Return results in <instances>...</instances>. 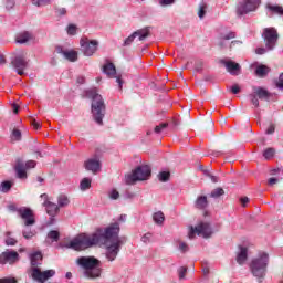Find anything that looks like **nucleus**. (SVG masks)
<instances>
[{"instance_id":"7ed1b4c3","label":"nucleus","mask_w":283,"mask_h":283,"mask_svg":"<svg viewBox=\"0 0 283 283\" xmlns=\"http://www.w3.org/2000/svg\"><path fill=\"white\" fill-rule=\"evenodd\" d=\"M88 98H92V115L97 125H103V118H105V102L103 96L98 94V90L92 88L86 92Z\"/></svg>"},{"instance_id":"ddd939ff","label":"nucleus","mask_w":283,"mask_h":283,"mask_svg":"<svg viewBox=\"0 0 283 283\" xmlns=\"http://www.w3.org/2000/svg\"><path fill=\"white\" fill-rule=\"evenodd\" d=\"M18 216H20L23 219L24 227H32L33 224H36V219L34 218V212L30 208H19Z\"/></svg>"},{"instance_id":"0e129e2a","label":"nucleus","mask_w":283,"mask_h":283,"mask_svg":"<svg viewBox=\"0 0 283 283\" xmlns=\"http://www.w3.org/2000/svg\"><path fill=\"white\" fill-rule=\"evenodd\" d=\"M116 83H118L119 90H123V80L120 78V76L116 77Z\"/></svg>"},{"instance_id":"13d9d810","label":"nucleus","mask_w":283,"mask_h":283,"mask_svg":"<svg viewBox=\"0 0 283 283\" xmlns=\"http://www.w3.org/2000/svg\"><path fill=\"white\" fill-rule=\"evenodd\" d=\"M240 202H241L242 207H247V205H249V198L248 197H242L240 199Z\"/></svg>"},{"instance_id":"4d7b16f0","label":"nucleus","mask_w":283,"mask_h":283,"mask_svg":"<svg viewBox=\"0 0 283 283\" xmlns=\"http://www.w3.org/2000/svg\"><path fill=\"white\" fill-rule=\"evenodd\" d=\"M0 283H17V279H2Z\"/></svg>"},{"instance_id":"a18cd8bd","label":"nucleus","mask_w":283,"mask_h":283,"mask_svg":"<svg viewBox=\"0 0 283 283\" xmlns=\"http://www.w3.org/2000/svg\"><path fill=\"white\" fill-rule=\"evenodd\" d=\"M167 129V123H161L155 127V134H163V130Z\"/></svg>"},{"instance_id":"473e14b6","label":"nucleus","mask_w":283,"mask_h":283,"mask_svg":"<svg viewBox=\"0 0 283 283\" xmlns=\"http://www.w3.org/2000/svg\"><path fill=\"white\" fill-rule=\"evenodd\" d=\"M160 182H169V178H171V174L169 171H161L158 175Z\"/></svg>"},{"instance_id":"09e8293b","label":"nucleus","mask_w":283,"mask_h":283,"mask_svg":"<svg viewBox=\"0 0 283 283\" xmlns=\"http://www.w3.org/2000/svg\"><path fill=\"white\" fill-rule=\"evenodd\" d=\"M4 6L7 10H12L14 8V0H6Z\"/></svg>"},{"instance_id":"79ce46f5","label":"nucleus","mask_w":283,"mask_h":283,"mask_svg":"<svg viewBox=\"0 0 283 283\" xmlns=\"http://www.w3.org/2000/svg\"><path fill=\"white\" fill-rule=\"evenodd\" d=\"M249 98L252 105H254V107H260V99H258V96L255 95V93L250 94Z\"/></svg>"},{"instance_id":"c03bdc74","label":"nucleus","mask_w":283,"mask_h":283,"mask_svg":"<svg viewBox=\"0 0 283 283\" xmlns=\"http://www.w3.org/2000/svg\"><path fill=\"white\" fill-rule=\"evenodd\" d=\"M108 196H109L111 200H118V198H120V193L116 189L111 190Z\"/></svg>"},{"instance_id":"a878e982","label":"nucleus","mask_w":283,"mask_h":283,"mask_svg":"<svg viewBox=\"0 0 283 283\" xmlns=\"http://www.w3.org/2000/svg\"><path fill=\"white\" fill-rule=\"evenodd\" d=\"M41 260H43V254H41V252H35V253L31 254L32 269H36V266H39V262H41Z\"/></svg>"},{"instance_id":"052dcab7","label":"nucleus","mask_w":283,"mask_h":283,"mask_svg":"<svg viewBox=\"0 0 283 283\" xmlns=\"http://www.w3.org/2000/svg\"><path fill=\"white\" fill-rule=\"evenodd\" d=\"M268 185L273 186V185H277V178L272 177L268 180Z\"/></svg>"},{"instance_id":"5701e85b","label":"nucleus","mask_w":283,"mask_h":283,"mask_svg":"<svg viewBox=\"0 0 283 283\" xmlns=\"http://www.w3.org/2000/svg\"><path fill=\"white\" fill-rule=\"evenodd\" d=\"M103 72H105L109 76V78H113V76H116V66L114 65V63H107L106 65H104Z\"/></svg>"},{"instance_id":"20e7f679","label":"nucleus","mask_w":283,"mask_h":283,"mask_svg":"<svg viewBox=\"0 0 283 283\" xmlns=\"http://www.w3.org/2000/svg\"><path fill=\"white\" fill-rule=\"evenodd\" d=\"M266 266H269V254L262 252L259 256L252 260L250 271L254 277L262 280V277L266 275Z\"/></svg>"},{"instance_id":"37998d69","label":"nucleus","mask_w":283,"mask_h":283,"mask_svg":"<svg viewBox=\"0 0 283 283\" xmlns=\"http://www.w3.org/2000/svg\"><path fill=\"white\" fill-rule=\"evenodd\" d=\"M11 139L15 140V142L21 140V130L17 129V128L13 129L12 134H11Z\"/></svg>"},{"instance_id":"de8ad7c7","label":"nucleus","mask_w":283,"mask_h":283,"mask_svg":"<svg viewBox=\"0 0 283 283\" xmlns=\"http://www.w3.org/2000/svg\"><path fill=\"white\" fill-rule=\"evenodd\" d=\"M179 250H180L182 253H187V251H189V245H187V243L180 241V242H179Z\"/></svg>"},{"instance_id":"f03ea898","label":"nucleus","mask_w":283,"mask_h":283,"mask_svg":"<svg viewBox=\"0 0 283 283\" xmlns=\"http://www.w3.org/2000/svg\"><path fill=\"white\" fill-rule=\"evenodd\" d=\"M76 264L83 270L84 276L88 280H96L103 273L101 262L94 256H80Z\"/></svg>"},{"instance_id":"cd10ccee","label":"nucleus","mask_w":283,"mask_h":283,"mask_svg":"<svg viewBox=\"0 0 283 283\" xmlns=\"http://www.w3.org/2000/svg\"><path fill=\"white\" fill-rule=\"evenodd\" d=\"M153 220L155 224H163V222H165V213H163V211L155 212L153 214Z\"/></svg>"},{"instance_id":"9d476101","label":"nucleus","mask_w":283,"mask_h":283,"mask_svg":"<svg viewBox=\"0 0 283 283\" xmlns=\"http://www.w3.org/2000/svg\"><path fill=\"white\" fill-rule=\"evenodd\" d=\"M35 167H36V161L34 160H29L27 163H23V160L17 159L14 169L18 178H20L21 180H25V178H28L27 169H34Z\"/></svg>"},{"instance_id":"f704fd0d","label":"nucleus","mask_w":283,"mask_h":283,"mask_svg":"<svg viewBox=\"0 0 283 283\" xmlns=\"http://www.w3.org/2000/svg\"><path fill=\"white\" fill-rule=\"evenodd\" d=\"M275 156V149L274 148H268L263 151V157L265 160H271Z\"/></svg>"},{"instance_id":"7c9ffc66","label":"nucleus","mask_w":283,"mask_h":283,"mask_svg":"<svg viewBox=\"0 0 283 283\" xmlns=\"http://www.w3.org/2000/svg\"><path fill=\"white\" fill-rule=\"evenodd\" d=\"M57 205L59 207H67V205H70V199L65 195H60L57 197Z\"/></svg>"},{"instance_id":"2eb2a0df","label":"nucleus","mask_w":283,"mask_h":283,"mask_svg":"<svg viewBox=\"0 0 283 283\" xmlns=\"http://www.w3.org/2000/svg\"><path fill=\"white\" fill-rule=\"evenodd\" d=\"M19 262V252L6 251L0 254V264H14Z\"/></svg>"},{"instance_id":"bb28decb","label":"nucleus","mask_w":283,"mask_h":283,"mask_svg":"<svg viewBox=\"0 0 283 283\" xmlns=\"http://www.w3.org/2000/svg\"><path fill=\"white\" fill-rule=\"evenodd\" d=\"M269 72H271V69H269V66H266V65H260L255 70L256 76H260V77L266 76V74H269Z\"/></svg>"},{"instance_id":"a19ab883","label":"nucleus","mask_w":283,"mask_h":283,"mask_svg":"<svg viewBox=\"0 0 283 283\" xmlns=\"http://www.w3.org/2000/svg\"><path fill=\"white\" fill-rule=\"evenodd\" d=\"M76 30H78V29L76 28L75 24H69V25H67V29H66V32H67V34H69L70 36H75Z\"/></svg>"},{"instance_id":"4c0bfd02","label":"nucleus","mask_w":283,"mask_h":283,"mask_svg":"<svg viewBox=\"0 0 283 283\" xmlns=\"http://www.w3.org/2000/svg\"><path fill=\"white\" fill-rule=\"evenodd\" d=\"M220 196H224V189L222 188H216L210 193L211 198H220Z\"/></svg>"},{"instance_id":"c9c22d12","label":"nucleus","mask_w":283,"mask_h":283,"mask_svg":"<svg viewBox=\"0 0 283 283\" xmlns=\"http://www.w3.org/2000/svg\"><path fill=\"white\" fill-rule=\"evenodd\" d=\"M10 189H12V182L10 181H3L0 185V191H2V193H8Z\"/></svg>"},{"instance_id":"412c9836","label":"nucleus","mask_w":283,"mask_h":283,"mask_svg":"<svg viewBox=\"0 0 283 283\" xmlns=\"http://www.w3.org/2000/svg\"><path fill=\"white\" fill-rule=\"evenodd\" d=\"M247 258H249V249L240 245L239 251L237 252L238 264H244L247 262Z\"/></svg>"},{"instance_id":"72a5a7b5","label":"nucleus","mask_w":283,"mask_h":283,"mask_svg":"<svg viewBox=\"0 0 283 283\" xmlns=\"http://www.w3.org/2000/svg\"><path fill=\"white\" fill-rule=\"evenodd\" d=\"M207 4L205 2H201L199 4V11H198V17L199 19H205V15L207 14Z\"/></svg>"},{"instance_id":"9b49d317","label":"nucleus","mask_w":283,"mask_h":283,"mask_svg":"<svg viewBox=\"0 0 283 283\" xmlns=\"http://www.w3.org/2000/svg\"><path fill=\"white\" fill-rule=\"evenodd\" d=\"M30 273H31V277L35 282H41V283L48 282L50 277H54V275H56V271L54 270H46L41 272V269L39 268H31Z\"/></svg>"},{"instance_id":"4468645a","label":"nucleus","mask_w":283,"mask_h":283,"mask_svg":"<svg viewBox=\"0 0 283 283\" xmlns=\"http://www.w3.org/2000/svg\"><path fill=\"white\" fill-rule=\"evenodd\" d=\"M11 66L13 67V70H15L17 74H19V76H23L25 75V70H28V60H25V57L19 55L15 56L12 61H11Z\"/></svg>"},{"instance_id":"8fccbe9b","label":"nucleus","mask_w":283,"mask_h":283,"mask_svg":"<svg viewBox=\"0 0 283 283\" xmlns=\"http://www.w3.org/2000/svg\"><path fill=\"white\" fill-rule=\"evenodd\" d=\"M142 242L147 244V242H151V233H146L142 237Z\"/></svg>"},{"instance_id":"c756f323","label":"nucleus","mask_w":283,"mask_h":283,"mask_svg":"<svg viewBox=\"0 0 283 283\" xmlns=\"http://www.w3.org/2000/svg\"><path fill=\"white\" fill-rule=\"evenodd\" d=\"M92 187V179L91 178H83L80 184L81 191H87Z\"/></svg>"},{"instance_id":"393cba45","label":"nucleus","mask_w":283,"mask_h":283,"mask_svg":"<svg viewBox=\"0 0 283 283\" xmlns=\"http://www.w3.org/2000/svg\"><path fill=\"white\" fill-rule=\"evenodd\" d=\"M32 34L30 32L19 33L15 38L17 43H28L31 41Z\"/></svg>"},{"instance_id":"3c124183","label":"nucleus","mask_w":283,"mask_h":283,"mask_svg":"<svg viewBox=\"0 0 283 283\" xmlns=\"http://www.w3.org/2000/svg\"><path fill=\"white\" fill-rule=\"evenodd\" d=\"M176 2V0H159V6H171Z\"/></svg>"},{"instance_id":"69168bd1","label":"nucleus","mask_w":283,"mask_h":283,"mask_svg":"<svg viewBox=\"0 0 283 283\" xmlns=\"http://www.w3.org/2000/svg\"><path fill=\"white\" fill-rule=\"evenodd\" d=\"M275 132V126L271 125L268 129H266V134H273Z\"/></svg>"},{"instance_id":"bf43d9fd","label":"nucleus","mask_w":283,"mask_h":283,"mask_svg":"<svg viewBox=\"0 0 283 283\" xmlns=\"http://www.w3.org/2000/svg\"><path fill=\"white\" fill-rule=\"evenodd\" d=\"M57 14H60V17H64V14H67V10H65V8H60L56 10Z\"/></svg>"},{"instance_id":"f257e3e1","label":"nucleus","mask_w":283,"mask_h":283,"mask_svg":"<svg viewBox=\"0 0 283 283\" xmlns=\"http://www.w3.org/2000/svg\"><path fill=\"white\" fill-rule=\"evenodd\" d=\"M118 233H120V226L118 223H112L105 230H97L96 233L78 234L71 240L66 247L74 251H85V249H90V247L96 244H106V259L108 262H114L120 251V247H123L127 240L125 237H118Z\"/></svg>"},{"instance_id":"603ef678","label":"nucleus","mask_w":283,"mask_h":283,"mask_svg":"<svg viewBox=\"0 0 283 283\" xmlns=\"http://www.w3.org/2000/svg\"><path fill=\"white\" fill-rule=\"evenodd\" d=\"M240 45H242V41L234 40L230 43V50H233V48H239Z\"/></svg>"},{"instance_id":"6e6552de","label":"nucleus","mask_w":283,"mask_h":283,"mask_svg":"<svg viewBox=\"0 0 283 283\" xmlns=\"http://www.w3.org/2000/svg\"><path fill=\"white\" fill-rule=\"evenodd\" d=\"M211 226L207 222H201L197 227H190V231L188 233L189 240H193L197 235H201V238H211Z\"/></svg>"},{"instance_id":"aec40b11","label":"nucleus","mask_w":283,"mask_h":283,"mask_svg":"<svg viewBox=\"0 0 283 283\" xmlns=\"http://www.w3.org/2000/svg\"><path fill=\"white\" fill-rule=\"evenodd\" d=\"M231 39H235V32L221 33L218 42L219 48H227L229 45L228 41H231Z\"/></svg>"},{"instance_id":"e2e57ef3","label":"nucleus","mask_w":283,"mask_h":283,"mask_svg":"<svg viewBox=\"0 0 283 283\" xmlns=\"http://www.w3.org/2000/svg\"><path fill=\"white\" fill-rule=\"evenodd\" d=\"M255 53H256V54H266V49H264V48H259V49L255 50Z\"/></svg>"},{"instance_id":"338daca9","label":"nucleus","mask_w":283,"mask_h":283,"mask_svg":"<svg viewBox=\"0 0 283 283\" xmlns=\"http://www.w3.org/2000/svg\"><path fill=\"white\" fill-rule=\"evenodd\" d=\"M0 65H6V56L0 54Z\"/></svg>"},{"instance_id":"dca6fc26","label":"nucleus","mask_w":283,"mask_h":283,"mask_svg":"<svg viewBox=\"0 0 283 283\" xmlns=\"http://www.w3.org/2000/svg\"><path fill=\"white\" fill-rule=\"evenodd\" d=\"M41 198H44L45 201L43 203V207H45L46 213L51 216V224H54V216H56V213H59L60 211L59 206L56 203L48 201V196L45 193L41 195Z\"/></svg>"},{"instance_id":"39448f33","label":"nucleus","mask_w":283,"mask_h":283,"mask_svg":"<svg viewBox=\"0 0 283 283\" xmlns=\"http://www.w3.org/2000/svg\"><path fill=\"white\" fill-rule=\"evenodd\" d=\"M151 177V167L142 165L133 174L126 176V185H136L138 181L149 180Z\"/></svg>"},{"instance_id":"864d4df0","label":"nucleus","mask_w":283,"mask_h":283,"mask_svg":"<svg viewBox=\"0 0 283 283\" xmlns=\"http://www.w3.org/2000/svg\"><path fill=\"white\" fill-rule=\"evenodd\" d=\"M276 87H279V90H283V73H281L279 76V81L276 82Z\"/></svg>"},{"instance_id":"49530a36","label":"nucleus","mask_w":283,"mask_h":283,"mask_svg":"<svg viewBox=\"0 0 283 283\" xmlns=\"http://www.w3.org/2000/svg\"><path fill=\"white\" fill-rule=\"evenodd\" d=\"M179 280H185V275H187V268L181 266L178 270Z\"/></svg>"},{"instance_id":"c85d7f7f","label":"nucleus","mask_w":283,"mask_h":283,"mask_svg":"<svg viewBox=\"0 0 283 283\" xmlns=\"http://www.w3.org/2000/svg\"><path fill=\"white\" fill-rule=\"evenodd\" d=\"M22 235L25 240H32V238H34L36 235V230H32L30 228H25L23 231H22Z\"/></svg>"},{"instance_id":"2f4dec72","label":"nucleus","mask_w":283,"mask_h":283,"mask_svg":"<svg viewBox=\"0 0 283 283\" xmlns=\"http://www.w3.org/2000/svg\"><path fill=\"white\" fill-rule=\"evenodd\" d=\"M268 10H270V12H273L274 14H283V8L280 6L268 4Z\"/></svg>"},{"instance_id":"6e6d98bb","label":"nucleus","mask_w":283,"mask_h":283,"mask_svg":"<svg viewBox=\"0 0 283 283\" xmlns=\"http://www.w3.org/2000/svg\"><path fill=\"white\" fill-rule=\"evenodd\" d=\"M31 125H33L34 129H41V124H39L38 120L32 117H31Z\"/></svg>"},{"instance_id":"58836bf2","label":"nucleus","mask_w":283,"mask_h":283,"mask_svg":"<svg viewBox=\"0 0 283 283\" xmlns=\"http://www.w3.org/2000/svg\"><path fill=\"white\" fill-rule=\"evenodd\" d=\"M12 234V232H7L6 235H7V239H6V244L8 247H14V244H17V239L14 238H11L10 235Z\"/></svg>"},{"instance_id":"774afa93","label":"nucleus","mask_w":283,"mask_h":283,"mask_svg":"<svg viewBox=\"0 0 283 283\" xmlns=\"http://www.w3.org/2000/svg\"><path fill=\"white\" fill-rule=\"evenodd\" d=\"M78 85H83L85 83V78L83 76L77 77Z\"/></svg>"},{"instance_id":"423d86ee","label":"nucleus","mask_w":283,"mask_h":283,"mask_svg":"<svg viewBox=\"0 0 283 283\" xmlns=\"http://www.w3.org/2000/svg\"><path fill=\"white\" fill-rule=\"evenodd\" d=\"M81 52L84 56H94L98 51V41L90 40L87 36H83L80 40Z\"/></svg>"},{"instance_id":"1a4fd4ad","label":"nucleus","mask_w":283,"mask_h":283,"mask_svg":"<svg viewBox=\"0 0 283 283\" xmlns=\"http://www.w3.org/2000/svg\"><path fill=\"white\" fill-rule=\"evenodd\" d=\"M265 41L266 50H274L275 45H277V40L280 39V34H277V30L275 28H265L262 34Z\"/></svg>"},{"instance_id":"f8f14e48","label":"nucleus","mask_w":283,"mask_h":283,"mask_svg":"<svg viewBox=\"0 0 283 283\" xmlns=\"http://www.w3.org/2000/svg\"><path fill=\"white\" fill-rule=\"evenodd\" d=\"M136 36H138V41H145V39H147L148 36H151V29L149 27H146L144 29H139L135 31L124 41V46H127L130 43H134V39H136Z\"/></svg>"},{"instance_id":"e433bc0d","label":"nucleus","mask_w":283,"mask_h":283,"mask_svg":"<svg viewBox=\"0 0 283 283\" xmlns=\"http://www.w3.org/2000/svg\"><path fill=\"white\" fill-rule=\"evenodd\" d=\"M61 237V234L59 233V231L56 230H52L48 233V238L50 240H52L53 242H59V238Z\"/></svg>"},{"instance_id":"0eeeda50","label":"nucleus","mask_w":283,"mask_h":283,"mask_svg":"<svg viewBox=\"0 0 283 283\" xmlns=\"http://www.w3.org/2000/svg\"><path fill=\"white\" fill-rule=\"evenodd\" d=\"M260 6V0H240L237 7L238 17H244L249 12H255Z\"/></svg>"},{"instance_id":"6ab92c4d","label":"nucleus","mask_w":283,"mask_h":283,"mask_svg":"<svg viewBox=\"0 0 283 283\" xmlns=\"http://www.w3.org/2000/svg\"><path fill=\"white\" fill-rule=\"evenodd\" d=\"M254 95L260 98V101H269L271 98V94L264 87L253 86L252 87Z\"/></svg>"},{"instance_id":"680f3d73","label":"nucleus","mask_w":283,"mask_h":283,"mask_svg":"<svg viewBox=\"0 0 283 283\" xmlns=\"http://www.w3.org/2000/svg\"><path fill=\"white\" fill-rule=\"evenodd\" d=\"M208 178H210L211 182H218V177L217 176H213L212 174H208Z\"/></svg>"},{"instance_id":"a211bd4d","label":"nucleus","mask_w":283,"mask_h":283,"mask_svg":"<svg viewBox=\"0 0 283 283\" xmlns=\"http://www.w3.org/2000/svg\"><path fill=\"white\" fill-rule=\"evenodd\" d=\"M223 65L227 69V72H229V74H231L232 76H238V74H240V71L242 70V67L237 62L231 60L223 61Z\"/></svg>"},{"instance_id":"f3484780","label":"nucleus","mask_w":283,"mask_h":283,"mask_svg":"<svg viewBox=\"0 0 283 283\" xmlns=\"http://www.w3.org/2000/svg\"><path fill=\"white\" fill-rule=\"evenodd\" d=\"M84 167L86 171H92V174H96L101 171V160L98 158H91L84 163Z\"/></svg>"},{"instance_id":"ea45409f","label":"nucleus","mask_w":283,"mask_h":283,"mask_svg":"<svg viewBox=\"0 0 283 283\" xmlns=\"http://www.w3.org/2000/svg\"><path fill=\"white\" fill-rule=\"evenodd\" d=\"M33 6L42 8L43 6H50V0H31Z\"/></svg>"},{"instance_id":"4be33fe9","label":"nucleus","mask_w":283,"mask_h":283,"mask_svg":"<svg viewBox=\"0 0 283 283\" xmlns=\"http://www.w3.org/2000/svg\"><path fill=\"white\" fill-rule=\"evenodd\" d=\"M61 54H63V56H64V59H66V61H71L72 63H74V61L78 60V53L76 51L61 50Z\"/></svg>"},{"instance_id":"b1692460","label":"nucleus","mask_w":283,"mask_h":283,"mask_svg":"<svg viewBox=\"0 0 283 283\" xmlns=\"http://www.w3.org/2000/svg\"><path fill=\"white\" fill-rule=\"evenodd\" d=\"M209 201H207V196L198 197L195 203L196 209H207Z\"/></svg>"},{"instance_id":"5fc2aeb1","label":"nucleus","mask_w":283,"mask_h":283,"mask_svg":"<svg viewBox=\"0 0 283 283\" xmlns=\"http://www.w3.org/2000/svg\"><path fill=\"white\" fill-rule=\"evenodd\" d=\"M230 92H232V94H240V85L234 84L231 86Z\"/></svg>"}]
</instances>
